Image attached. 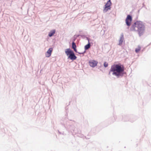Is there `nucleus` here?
<instances>
[{
  "instance_id": "f257e3e1",
  "label": "nucleus",
  "mask_w": 151,
  "mask_h": 151,
  "mask_svg": "<svg viewBox=\"0 0 151 151\" xmlns=\"http://www.w3.org/2000/svg\"><path fill=\"white\" fill-rule=\"evenodd\" d=\"M111 73L112 75L115 76L117 78L123 77L125 73L124 66L118 64L112 65L109 74L110 75Z\"/></svg>"
},
{
  "instance_id": "f03ea898",
  "label": "nucleus",
  "mask_w": 151,
  "mask_h": 151,
  "mask_svg": "<svg viewBox=\"0 0 151 151\" xmlns=\"http://www.w3.org/2000/svg\"><path fill=\"white\" fill-rule=\"evenodd\" d=\"M131 31L138 32L140 36L142 35L145 32V27L144 23L140 21H137L134 23L130 28Z\"/></svg>"
},
{
  "instance_id": "7ed1b4c3",
  "label": "nucleus",
  "mask_w": 151,
  "mask_h": 151,
  "mask_svg": "<svg viewBox=\"0 0 151 151\" xmlns=\"http://www.w3.org/2000/svg\"><path fill=\"white\" fill-rule=\"evenodd\" d=\"M65 52L68 57V59H70L72 60H74L76 59L77 57L75 55L74 52L70 49L68 48L65 49Z\"/></svg>"
},
{
  "instance_id": "20e7f679",
  "label": "nucleus",
  "mask_w": 151,
  "mask_h": 151,
  "mask_svg": "<svg viewBox=\"0 0 151 151\" xmlns=\"http://www.w3.org/2000/svg\"><path fill=\"white\" fill-rule=\"evenodd\" d=\"M132 20V18L130 15H128L127 16L125 20L126 24L128 26H129L131 24V22Z\"/></svg>"
},
{
  "instance_id": "39448f33",
  "label": "nucleus",
  "mask_w": 151,
  "mask_h": 151,
  "mask_svg": "<svg viewBox=\"0 0 151 151\" xmlns=\"http://www.w3.org/2000/svg\"><path fill=\"white\" fill-rule=\"evenodd\" d=\"M98 63L97 61L93 60H90L89 61V65L93 68H94L96 66Z\"/></svg>"
},
{
  "instance_id": "423d86ee",
  "label": "nucleus",
  "mask_w": 151,
  "mask_h": 151,
  "mask_svg": "<svg viewBox=\"0 0 151 151\" xmlns=\"http://www.w3.org/2000/svg\"><path fill=\"white\" fill-rule=\"evenodd\" d=\"M124 40V37L123 33H121L120 35V39L119 41V45H121L123 42Z\"/></svg>"
},
{
  "instance_id": "0eeeda50",
  "label": "nucleus",
  "mask_w": 151,
  "mask_h": 151,
  "mask_svg": "<svg viewBox=\"0 0 151 151\" xmlns=\"http://www.w3.org/2000/svg\"><path fill=\"white\" fill-rule=\"evenodd\" d=\"M86 38L87 40H88V43L84 47V49L85 51L91 47V45L89 42L90 39L87 37H86Z\"/></svg>"
},
{
  "instance_id": "6e6552de",
  "label": "nucleus",
  "mask_w": 151,
  "mask_h": 151,
  "mask_svg": "<svg viewBox=\"0 0 151 151\" xmlns=\"http://www.w3.org/2000/svg\"><path fill=\"white\" fill-rule=\"evenodd\" d=\"M52 50V48H50L47 52L46 54V56L47 57H49L51 55V52Z\"/></svg>"
},
{
  "instance_id": "1a4fd4ad",
  "label": "nucleus",
  "mask_w": 151,
  "mask_h": 151,
  "mask_svg": "<svg viewBox=\"0 0 151 151\" xmlns=\"http://www.w3.org/2000/svg\"><path fill=\"white\" fill-rule=\"evenodd\" d=\"M76 48V43L74 42H73L72 43V48L74 50L75 52H77Z\"/></svg>"
},
{
  "instance_id": "9d476101",
  "label": "nucleus",
  "mask_w": 151,
  "mask_h": 151,
  "mask_svg": "<svg viewBox=\"0 0 151 151\" xmlns=\"http://www.w3.org/2000/svg\"><path fill=\"white\" fill-rule=\"evenodd\" d=\"M111 0H109L105 5L104 6L107 7H111L110 6L111 5Z\"/></svg>"
},
{
  "instance_id": "9b49d317",
  "label": "nucleus",
  "mask_w": 151,
  "mask_h": 151,
  "mask_svg": "<svg viewBox=\"0 0 151 151\" xmlns=\"http://www.w3.org/2000/svg\"><path fill=\"white\" fill-rule=\"evenodd\" d=\"M55 29L52 30H51L49 33L48 34V36L50 37H51L55 33Z\"/></svg>"
},
{
  "instance_id": "f8f14e48",
  "label": "nucleus",
  "mask_w": 151,
  "mask_h": 151,
  "mask_svg": "<svg viewBox=\"0 0 151 151\" xmlns=\"http://www.w3.org/2000/svg\"><path fill=\"white\" fill-rule=\"evenodd\" d=\"M111 7H104V9L103 10V12L104 13L106 12L108 10H110Z\"/></svg>"
},
{
  "instance_id": "ddd939ff",
  "label": "nucleus",
  "mask_w": 151,
  "mask_h": 151,
  "mask_svg": "<svg viewBox=\"0 0 151 151\" xmlns=\"http://www.w3.org/2000/svg\"><path fill=\"white\" fill-rule=\"evenodd\" d=\"M140 50V47H139L138 48L135 49V51L136 53H137Z\"/></svg>"
},
{
  "instance_id": "4468645a",
  "label": "nucleus",
  "mask_w": 151,
  "mask_h": 151,
  "mask_svg": "<svg viewBox=\"0 0 151 151\" xmlns=\"http://www.w3.org/2000/svg\"><path fill=\"white\" fill-rule=\"evenodd\" d=\"M108 65V64L106 62H105L104 64V66L105 68L107 67Z\"/></svg>"
},
{
  "instance_id": "2eb2a0df",
  "label": "nucleus",
  "mask_w": 151,
  "mask_h": 151,
  "mask_svg": "<svg viewBox=\"0 0 151 151\" xmlns=\"http://www.w3.org/2000/svg\"><path fill=\"white\" fill-rule=\"evenodd\" d=\"M86 51L85 50L83 52H78L79 54H83H83L86 52Z\"/></svg>"
}]
</instances>
